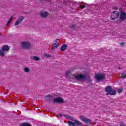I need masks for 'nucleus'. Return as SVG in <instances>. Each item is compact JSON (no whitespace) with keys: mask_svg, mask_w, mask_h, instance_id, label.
Here are the masks:
<instances>
[{"mask_svg":"<svg viewBox=\"0 0 126 126\" xmlns=\"http://www.w3.org/2000/svg\"><path fill=\"white\" fill-rule=\"evenodd\" d=\"M66 48H67V46L66 45V44H63L62 46H61V51H65L66 49Z\"/></svg>","mask_w":126,"mask_h":126,"instance_id":"nucleus-16","label":"nucleus"},{"mask_svg":"<svg viewBox=\"0 0 126 126\" xmlns=\"http://www.w3.org/2000/svg\"><path fill=\"white\" fill-rule=\"evenodd\" d=\"M80 7H81V8L82 9H84V8H85V5H83V6L81 5V6H80Z\"/></svg>","mask_w":126,"mask_h":126,"instance_id":"nucleus-27","label":"nucleus"},{"mask_svg":"<svg viewBox=\"0 0 126 126\" xmlns=\"http://www.w3.org/2000/svg\"><path fill=\"white\" fill-rule=\"evenodd\" d=\"M44 57H46V58H51V55L49 54L45 53L44 54Z\"/></svg>","mask_w":126,"mask_h":126,"instance_id":"nucleus-22","label":"nucleus"},{"mask_svg":"<svg viewBox=\"0 0 126 126\" xmlns=\"http://www.w3.org/2000/svg\"><path fill=\"white\" fill-rule=\"evenodd\" d=\"M58 47H59V43L56 42L55 43H53L52 44V47L51 48L52 51H55V49H57V48H58Z\"/></svg>","mask_w":126,"mask_h":126,"instance_id":"nucleus-11","label":"nucleus"},{"mask_svg":"<svg viewBox=\"0 0 126 126\" xmlns=\"http://www.w3.org/2000/svg\"><path fill=\"white\" fill-rule=\"evenodd\" d=\"M106 92L110 94L111 96H115L117 94V91L116 90L112 89V86H108L105 88Z\"/></svg>","mask_w":126,"mask_h":126,"instance_id":"nucleus-2","label":"nucleus"},{"mask_svg":"<svg viewBox=\"0 0 126 126\" xmlns=\"http://www.w3.org/2000/svg\"><path fill=\"white\" fill-rule=\"evenodd\" d=\"M60 96H61V94H58V97H60Z\"/></svg>","mask_w":126,"mask_h":126,"instance_id":"nucleus-32","label":"nucleus"},{"mask_svg":"<svg viewBox=\"0 0 126 126\" xmlns=\"http://www.w3.org/2000/svg\"><path fill=\"white\" fill-rule=\"evenodd\" d=\"M113 9H115V10H117V9H118V7H114L113 8Z\"/></svg>","mask_w":126,"mask_h":126,"instance_id":"nucleus-29","label":"nucleus"},{"mask_svg":"<svg viewBox=\"0 0 126 126\" xmlns=\"http://www.w3.org/2000/svg\"><path fill=\"white\" fill-rule=\"evenodd\" d=\"M23 19H24V17L23 16H21L19 18H18L17 20L14 24L15 26L19 25V24H20V23H21V22L22 21V20Z\"/></svg>","mask_w":126,"mask_h":126,"instance_id":"nucleus-8","label":"nucleus"},{"mask_svg":"<svg viewBox=\"0 0 126 126\" xmlns=\"http://www.w3.org/2000/svg\"><path fill=\"white\" fill-rule=\"evenodd\" d=\"M13 19V16H12L10 18L8 22H9L10 23V22H11V20H12Z\"/></svg>","mask_w":126,"mask_h":126,"instance_id":"nucleus-26","label":"nucleus"},{"mask_svg":"<svg viewBox=\"0 0 126 126\" xmlns=\"http://www.w3.org/2000/svg\"><path fill=\"white\" fill-rule=\"evenodd\" d=\"M95 78L97 79V80H103L105 79V75L96 74Z\"/></svg>","mask_w":126,"mask_h":126,"instance_id":"nucleus-7","label":"nucleus"},{"mask_svg":"<svg viewBox=\"0 0 126 126\" xmlns=\"http://www.w3.org/2000/svg\"><path fill=\"white\" fill-rule=\"evenodd\" d=\"M33 60H34V61H39L40 58L37 56H33Z\"/></svg>","mask_w":126,"mask_h":126,"instance_id":"nucleus-20","label":"nucleus"},{"mask_svg":"<svg viewBox=\"0 0 126 126\" xmlns=\"http://www.w3.org/2000/svg\"><path fill=\"white\" fill-rule=\"evenodd\" d=\"M80 119L82 121V122H84L86 124H90V123H91V120L90 119H88L83 116H80Z\"/></svg>","mask_w":126,"mask_h":126,"instance_id":"nucleus-5","label":"nucleus"},{"mask_svg":"<svg viewBox=\"0 0 126 126\" xmlns=\"http://www.w3.org/2000/svg\"><path fill=\"white\" fill-rule=\"evenodd\" d=\"M122 91H123V89H122V88H119L117 90V92L118 93H122Z\"/></svg>","mask_w":126,"mask_h":126,"instance_id":"nucleus-23","label":"nucleus"},{"mask_svg":"<svg viewBox=\"0 0 126 126\" xmlns=\"http://www.w3.org/2000/svg\"><path fill=\"white\" fill-rule=\"evenodd\" d=\"M51 94H48L45 96L46 101H47V102H51Z\"/></svg>","mask_w":126,"mask_h":126,"instance_id":"nucleus-15","label":"nucleus"},{"mask_svg":"<svg viewBox=\"0 0 126 126\" xmlns=\"http://www.w3.org/2000/svg\"><path fill=\"white\" fill-rule=\"evenodd\" d=\"M0 56H1V57H3V56H4V51L3 50H0Z\"/></svg>","mask_w":126,"mask_h":126,"instance_id":"nucleus-19","label":"nucleus"},{"mask_svg":"<svg viewBox=\"0 0 126 126\" xmlns=\"http://www.w3.org/2000/svg\"><path fill=\"white\" fill-rule=\"evenodd\" d=\"M121 45H124V43H121Z\"/></svg>","mask_w":126,"mask_h":126,"instance_id":"nucleus-33","label":"nucleus"},{"mask_svg":"<svg viewBox=\"0 0 126 126\" xmlns=\"http://www.w3.org/2000/svg\"><path fill=\"white\" fill-rule=\"evenodd\" d=\"M24 71L25 72H29V68H27V67H25L24 69Z\"/></svg>","mask_w":126,"mask_h":126,"instance_id":"nucleus-21","label":"nucleus"},{"mask_svg":"<svg viewBox=\"0 0 126 126\" xmlns=\"http://www.w3.org/2000/svg\"><path fill=\"white\" fill-rule=\"evenodd\" d=\"M68 125L69 126H75V122L73 123L72 121H68Z\"/></svg>","mask_w":126,"mask_h":126,"instance_id":"nucleus-17","label":"nucleus"},{"mask_svg":"<svg viewBox=\"0 0 126 126\" xmlns=\"http://www.w3.org/2000/svg\"><path fill=\"white\" fill-rule=\"evenodd\" d=\"M75 126H82V123H81V122H80V121H78V120H75Z\"/></svg>","mask_w":126,"mask_h":126,"instance_id":"nucleus-14","label":"nucleus"},{"mask_svg":"<svg viewBox=\"0 0 126 126\" xmlns=\"http://www.w3.org/2000/svg\"><path fill=\"white\" fill-rule=\"evenodd\" d=\"M21 126H30V125L27 123V124H22L21 125Z\"/></svg>","mask_w":126,"mask_h":126,"instance_id":"nucleus-24","label":"nucleus"},{"mask_svg":"<svg viewBox=\"0 0 126 126\" xmlns=\"http://www.w3.org/2000/svg\"><path fill=\"white\" fill-rule=\"evenodd\" d=\"M121 78L123 79L126 78V72H124L121 74Z\"/></svg>","mask_w":126,"mask_h":126,"instance_id":"nucleus-18","label":"nucleus"},{"mask_svg":"<svg viewBox=\"0 0 126 126\" xmlns=\"http://www.w3.org/2000/svg\"><path fill=\"white\" fill-rule=\"evenodd\" d=\"M120 20L124 21L125 19H126V13L121 11L120 13Z\"/></svg>","mask_w":126,"mask_h":126,"instance_id":"nucleus-9","label":"nucleus"},{"mask_svg":"<svg viewBox=\"0 0 126 126\" xmlns=\"http://www.w3.org/2000/svg\"><path fill=\"white\" fill-rule=\"evenodd\" d=\"M40 110H41V108H39V109H38V110H40Z\"/></svg>","mask_w":126,"mask_h":126,"instance_id":"nucleus-34","label":"nucleus"},{"mask_svg":"<svg viewBox=\"0 0 126 126\" xmlns=\"http://www.w3.org/2000/svg\"><path fill=\"white\" fill-rule=\"evenodd\" d=\"M64 116L66 118H67L68 119H69V120H71V121H73V122H75V121H76V120H75V118H74L73 117H71L70 116H68L66 114L64 115Z\"/></svg>","mask_w":126,"mask_h":126,"instance_id":"nucleus-13","label":"nucleus"},{"mask_svg":"<svg viewBox=\"0 0 126 126\" xmlns=\"http://www.w3.org/2000/svg\"><path fill=\"white\" fill-rule=\"evenodd\" d=\"M57 41H59V39H57Z\"/></svg>","mask_w":126,"mask_h":126,"instance_id":"nucleus-35","label":"nucleus"},{"mask_svg":"<svg viewBox=\"0 0 126 126\" xmlns=\"http://www.w3.org/2000/svg\"><path fill=\"white\" fill-rule=\"evenodd\" d=\"M75 27H76V26H75V25H71L70 26V28L74 29L75 28Z\"/></svg>","mask_w":126,"mask_h":126,"instance_id":"nucleus-25","label":"nucleus"},{"mask_svg":"<svg viewBox=\"0 0 126 126\" xmlns=\"http://www.w3.org/2000/svg\"><path fill=\"white\" fill-rule=\"evenodd\" d=\"M59 115L60 117H63V115L62 114H59Z\"/></svg>","mask_w":126,"mask_h":126,"instance_id":"nucleus-30","label":"nucleus"},{"mask_svg":"<svg viewBox=\"0 0 126 126\" xmlns=\"http://www.w3.org/2000/svg\"><path fill=\"white\" fill-rule=\"evenodd\" d=\"M119 69H120V68H119Z\"/></svg>","mask_w":126,"mask_h":126,"instance_id":"nucleus-36","label":"nucleus"},{"mask_svg":"<svg viewBox=\"0 0 126 126\" xmlns=\"http://www.w3.org/2000/svg\"><path fill=\"white\" fill-rule=\"evenodd\" d=\"M120 126H126V125H125V124L121 123Z\"/></svg>","mask_w":126,"mask_h":126,"instance_id":"nucleus-28","label":"nucleus"},{"mask_svg":"<svg viewBox=\"0 0 126 126\" xmlns=\"http://www.w3.org/2000/svg\"><path fill=\"white\" fill-rule=\"evenodd\" d=\"M119 15V12L117 11H113L111 15V17L110 18L111 20H115L116 18H117Z\"/></svg>","mask_w":126,"mask_h":126,"instance_id":"nucleus-6","label":"nucleus"},{"mask_svg":"<svg viewBox=\"0 0 126 126\" xmlns=\"http://www.w3.org/2000/svg\"><path fill=\"white\" fill-rule=\"evenodd\" d=\"M10 23V22H8L7 23V25H9Z\"/></svg>","mask_w":126,"mask_h":126,"instance_id":"nucleus-31","label":"nucleus"},{"mask_svg":"<svg viewBox=\"0 0 126 126\" xmlns=\"http://www.w3.org/2000/svg\"><path fill=\"white\" fill-rule=\"evenodd\" d=\"M54 103H57V104H63L64 100L62 98L60 97L54 98L53 100Z\"/></svg>","mask_w":126,"mask_h":126,"instance_id":"nucleus-4","label":"nucleus"},{"mask_svg":"<svg viewBox=\"0 0 126 126\" xmlns=\"http://www.w3.org/2000/svg\"><path fill=\"white\" fill-rule=\"evenodd\" d=\"M65 77L67 78H75L77 80L79 81H81V80H84L86 79V75L80 74L79 75H72L71 72L70 70L66 71L65 74Z\"/></svg>","mask_w":126,"mask_h":126,"instance_id":"nucleus-1","label":"nucleus"},{"mask_svg":"<svg viewBox=\"0 0 126 126\" xmlns=\"http://www.w3.org/2000/svg\"><path fill=\"white\" fill-rule=\"evenodd\" d=\"M2 50L4 52H7V51H9V47L7 45H4L2 47Z\"/></svg>","mask_w":126,"mask_h":126,"instance_id":"nucleus-12","label":"nucleus"},{"mask_svg":"<svg viewBox=\"0 0 126 126\" xmlns=\"http://www.w3.org/2000/svg\"><path fill=\"white\" fill-rule=\"evenodd\" d=\"M41 16H42L43 18H46V17H48L49 14L47 12L41 11L40 13Z\"/></svg>","mask_w":126,"mask_h":126,"instance_id":"nucleus-10","label":"nucleus"},{"mask_svg":"<svg viewBox=\"0 0 126 126\" xmlns=\"http://www.w3.org/2000/svg\"><path fill=\"white\" fill-rule=\"evenodd\" d=\"M21 47H22L24 50H28L31 48V44L27 42H23L21 44Z\"/></svg>","mask_w":126,"mask_h":126,"instance_id":"nucleus-3","label":"nucleus"}]
</instances>
